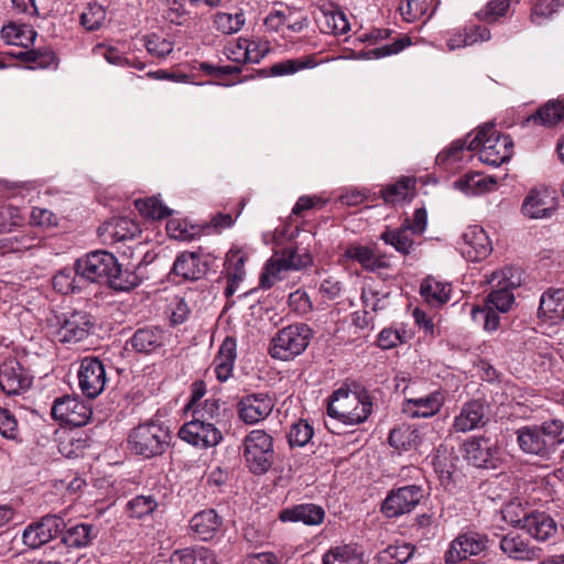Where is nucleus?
<instances>
[{"mask_svg":"<svg viewBox=\"0 0 564 564\" xmlns=\"http://www.w3.org/2000/svg\"><path fill=\"white\" fill-rule=\"evenodd\" d=\"M491 286L485 306H474L470 315L474 322L482 323L486 332H495L500 325L499 313H507L514 304L512 291L521 285V273L514 268H503L486 279Z\"/></svg>","mask_w":564,"mask_h":564,"instance_id":"nucleus-1","label":"nucleus"},{"mask_svg":"<svg viewBox=\"0 0 564 564\" xmlns=\"http://www.w3.org/2000/svg\"><path fill=\"white\" fill-rule=\"evenodd\" d=\"M372 411V402L366 391L339 388L334 391L327 406V414L345 425L365 422Z\"/></svg>","mask_w":564,"mask_h":564,"instance_id":"nucleus-2","label":"nucleus"},{"mask_svg":"<svg viewBox=\"0 0 564 564\" xmlns=\"http://www.w3.org/2000/svg\"><path fill=\"white\" fill-rule=\"evenodd\" d=\"M512 141L509 135L497 132L495 124L486 123L468 141V148L479 150V160L491 166H499L510 160Z\"/></svg>","mask_w":564,"mask_h":564,"instance_id":"nucleus-3","label":"nucleus"},{"mask_svg":"<svg viewBox=\"0 0 564 564\" xmlns=\"http://www.w3.org/2000/svg\"><path fill=\"white\" fill-rule=\"evenodd\" d=\"M312 338L313 330L305 323L285 326L272 337L269 354L273 359L293 360L305 351Z\"/></svg>","mask_w":564,"mask_h":564,"instance_id":"nucleus-4","label":"nucleus"},{"mask_svg":"<svg viewBox=\"0 0 564 564\" xmlns=\"http://www.w3.org/2000/svg\"><path fill=\"white\" fill-rule=\"evenodd\" d=\"M313 262L311 253L305 248L286 247L274 252L260 275V286L270 289L276 281L282 280L284 271H300Z\"/></svg>","mask_w":564,"mask_h":564,"instance_id":"nucleus-5","label":"nucleus"},{"mask_svg":"<svg viewBox=\"0 0 564 564\" xmlns=\"http://www.w3.org/2000/svg\"><path fill=\"white\" fill-rule=\"evenodd\" d=\"M242 456L252 474H265L274 460L273 437L263 430L250 431L243 438Z\"/></svg>","mask_w":564,"mask_h":564,"instance_id":"nucleus-6","label":"nucleus"},{"mask_svg":"<svg viewBox=\"0 0 564 564\" xmlns=\"http://www.w3.org/2000/svg\"><path fill=\"white\" fill-rule=\"evenodd\" d=\"M169 441L167 429L151 422L134 427L128 443L133 453L150 458L163 454L169 446Z\"/></svg>","mask_w":564,"mask_h":564,"instance_id":"nucleus-7","label":"nucleus"},{"mask_svg":"<svg viewBox=\"0 0 564 564\" xmlns=\"http://www.w3.org/2000/svg\"><path fill=\"white\" fill-rule=\"evenodd\" d=\"M424 497V489L419 485H405L392 489L382 502L381 511L388 518L410 513Z\"/></svg>","mask_w":564,"mask_h":564,"instance_id":"nucleus-8","label":"nucleus"},{"mask_svg":"<svg viewBox=\"0 0 564 564\" xmlns=\"http://www.w3.org/2000/svg\"><path fill=\"white\" fill-rule=\"evenodd\" d=\"M79 274L88 285L91 282L107 283L111 272L116 271V258L107 251H94L76 261Z\"/></svg>","mask_w":564,"mask_h":564,"instance_id":"nucleus-9","label":"nucleus"},{"mask_svg":"<svg viewBox=\"0 0 564 564\" xmlns=\"http://www.w3.org/2000/svg\"><path fill=\"white\" fill-rule=\"evenodd\" d=\"M489 422V404L486 400L474 399L465 402L454 416L451 431L468 433L484 429Z\"/></svg>","mask_w":564,"mask_h":564,"instance_id":"nucleus-10","label":"nucleus"},{"mask_svg":"<svg viewBox=\"0 0 564 564\" xmlns=\"http://www.w3.org/2000/svg\"><path fill=\"white\" fill-rule=\"evenodd\" d=\"M552 499L551 490L544 479L521 480L517 485L514 497L506 506L505 517L514 512L516 507L522 509L523 506H544Z\"/></svg>","mask_w":564,"mask_h":564,"instance_id":"nucleus-11","label":"nucleus"},{"mask_svg":"<svg viewBox=\"0 0 564 564\" xmlns=\"http://www.w3.org/2000/svg\"><path fill=\"white\" fill-rule=\"evenodd\" d=\"M51 413L56 421L80 427L89 422L93 411L90 405L79 398L65 395L54 401Z\"/></svg>","mask_w":564,"mask_h":564,"instance_id":"nucleus-12","label":"nucleus"},{"mask_svg":"<svg viewBox=\"0 0 564 564\" xmlns=\"http://www.w3.org/2000/svg\"><path fill=\"white\" fill-rule=\"evenodd\" d=\"M78 387L89 399L97 398L107 383L105 365L98 357H85L77 371Z\"/></svg>","mask_w":564,"mask_h":564,"instance_id":"nucleus-13","label":"nucleus"},{"mask_svg":"<svg viewBox=\"0 0 564 564\" xmlns=\"http://www.w3.org/2000/svg\"><path fill=\"white\" fill-rule=\"evenodd\" d=\"M275 402L267 392L242 395L237 403L238 417L248 425L264 421L272 412Z\"/></svg>","mask_w":564,"mask_h":564,"instance_id":"nucleus-14","label":"nucleus"},{"mask_svg":"<svg viewBox=\"0 0 564 564\" xmlns=\"http://www.w3.org/2000/svg\"><path fill=\"white\" fill-rule=\"evenodd\" d=\"M93 327L94 321L89 313L74 311L64 315L55 337L61 343L76 344L87 338Z\"/></svg>","mask_w":564,"mask_h":564,"instance_id":"nucleus-15","label":"nucleus"},{"mask_svg":"<svg viewBox=\"0 0 564 564\" xmlns=\"http://www.w3.org/2000/svg\"><path fill=\"white\" fill-rule=\"evenodd\" d=\"M488 539L477 532H466L456 536L445 552L446 564H456L469 556L478 555L487 549Z\"/></svg>","mask_w":564,"mask_h":564,"instance_id":"nucleus-16","label":"nucleus"},{"mask_svg":"<svg viewBox=\"0 0 564 564\" xmlns=\"http://www.w3.org/2000/svg\"><path fill=\"white\" fill-rule=\"evenodd\" d=\"M181 440L196 447L208 448L216 446L223 440L221 431L215 423H204L193 419L178 431Z\"/></svg>","mask_w":564,"mask_h":564,"instance_id":"nucleus-17","label":"nucleus"},{"mask_svg":"<svg viewBox=\"0 0 564 564\" xmlns=\"http://www.w3.org/2000/svg\"><path fill=\"white\" fill-rule=\"evenodd\" d=\"M65 528L63 518L45 516L40 521L28 525L23 531V542L32 549L42 546L55 539Z\"/></svg>","mask_w":564,"mask_h":564,"instance_id":"nucleus-18","label":"nucleus"},{"mask_svg":"<svg viewBox=\"0 0 564 564\" xmlns=\"http://www.w3.org/2000/svg\"><path fill=\"white\" fill-rule=\"evenodd\" d=\"M33 378L15 359L0 366V389L8 395H18L30 389Z\"/></svg>","mask_w":564,"mask_h":564,"instance_id":"nucleus-19","label":"nucleus"},{"mask_svg":"<svg viewBox=\"0 0 564 564\" xmlns=\"http://www.w3.org/2000/svg\"><path fill=\"white\" fill-rule=\"evenodd\" d=\"M510 521L520 524L538 541L549 540L555 535L558 529L557 521L545 512L533 511L530 513L523 512V514L516 512L514 518H511Z\"/></svg>","mask_w":564,"mask_h":564,"instance_id":"nucleus-20","label":"nucleus"},{"mask_svg":"<svg viewBox=\"0 0 564 564\" xmlns=\"http://www.w3.org/2000/svg\"><path fill=\"white\" fill-rule=\"evenodd\" d=\"M462 253L469 261L486 259L492 251L487 232L479 226H469L463 234Z\"/></svg>","mask_w":564,"mask_h":564,"instance_id":"nucleus-21","label":"nucleus"},{"mask_svg":"<svg viewBox=\"0 0 564 564\" xmlns=\"http://www.w3.org/2000/svg\"><path fill=\"white\" fill-rule=\"evenodd\" d=\"M444 401L443 393L434 391L425 397L405 399L402 403V412L412 419L432 417L440 412Z\"/></svg>","mask_w":564,"mask_h":564,"instance_id":"nucleus-22","label":"nucleus"},{"mask_svg":"<svg viewBox=\"0 0 564 564\" xmlns=\"http://www.w3.org/2000/svg\"><path fill=\"white\" fill-rule=\"evenodd\" d=\"M555 209V198L547 189H531L525 196L521 210L531 219H543L551 217Z\"/></svg>","mask_w":564,"mask_h":564,"instance_id":"nucleus-23","label":"nucleus"},{"mask_svg":"<svg viewBox=\"0 0 564 564\" xmlns=\"http://www.w3.org/2000/svg\"><path fill=\"white\" fill-rule=\"evenodd\" d=\"M467 460L478 468H494L496 466L497 448L489 440L474 437L464 444Z\"/></svg>","mask_w":564,"mask_h":564,"instance_id":"nucleus-24","label":"nucleus"},{"mask_svg":"<svg viewBox=\"0 0 564 564\" xmlns=\"http://www.w3.org/2000/svg\"><path fill=\"white\" fill-rule=\"evenodd\" d=\"M139 232V225L127 217L112 218L98 229L99 236L108 243L133 239Z\"/></svg>","mask_w":564,"mask_h":564,"instance_id":"nucleus-25","label":"nucleus"},{"mask_svg":"<svg viewBox=\"0 0 564 564\" xmlns=\"http://www.w3.org/2000/svg\"><path fill=\"white\" fill-rule=\"evenodd\" d=\"M343 257L359 263L368 271H376L388 267L387 258L378 253L377 250L370 246L349 245L345 249Z\"/></svg>","mask_w":564,"mask_h":564,"instance_id":"nucleus-26","label":"nucleus"},{"mask_svg":"<svg viewBox=\"0 0 564 564\" xmlns=\"http://www.w3.org/2000/svg\"><path fill=\"white\" fill-rule=\"evenodd\" d=\"M517 440L520 448L527 454L540 457H549L551 455L539 424L519 429L517 431Z\"/></svg>","mask_w":564,"mask_h":564,"instance_id":"nucleus-27","label":"nucleus"},{"mask_svg":"<svg viewBox=\"0 0 564 564\" xmlns=\"http://www.w3.org/2000/svg\"><path fill=\"white\" fill-rule=\"evenodd\" d=\"M283 522H303L306 525H318L325 518V511L315 503H301L280 512Z\"/></svg>","mask_w":564,"mask_h":564,"instance_id":"nucleus-28","label":"nucleus"},{"mask_svg":"<svg viewBox=\"0 0 564 564\" xmlns=\"http://www.w3.org/2000/svg\"><path fill=\"white\" fill-rule=\"evenodd\" d=\"M500 550L514 561H533L538 557V550L530 544L528 539L517 533L505 535L500 540Z\"/></svg>","mask_w":564,"mask_h":564,"instance_id":"nucleus-29","label":"nucleus"},{"mask_svg":"<svg viewBox=\"0 0 564 564\" xmlns=\"http://www.w3.org/2000/svg\"><path fill=\"white\" fill-rule=\"evenodd\" d=\"M539 315L552 324L564 319V289H549L542 294Z\"/></svg>","mask_w":564,"mask_h":564,"instance_id":"nucleus-30","label":"nucleus"},{"mask_svg":"<svg viewBox=\"0 0 564 564\" xmlns=\"http://www.w3.org/2000/svg\"><path fill=\"white\" fill-rule=\"evenodd\" d=\"M236 348V340L231 337H226L213 361L214 372L220 382H225L232 375L234 365L237 357Z\"/></svg>","mask_w":564,"mask_h":564,"instance_id":"nucleus-31","label":"nucleus"},{"mask_svg":"<svg viewBox=\"0 0 564 564\" xmlns=\"http://www.w3.org/2000/svg\"><path fill=\"white\" fill-rule=\"evenodd\" d=\"M42 239L32 230H20L0 238L2 253L23 252L40 247Z\"/></svg>","mask_w":564,"mask_h":564,"instance_id":"nucleus-32","label":"nucleus"},{"mask_svg":"<svg viewBox=\"0 0 564 564\" xmlns=\"http://www.w3.org/2000/svg\"><path fill=\"white\" fill-rule=\"evenodd\" d=\"M223 521L214 509L203 510L191 520V528L203 541L212 540L220 531Z\"/></svg>","mask_w":564,"mask_h":564,"instance_id":"nucleus-33","label":"nucleus"},{"mask_svg":"<svg viewBox=\"0 0 564 564\" xmlns=\"http://www.w3.org/2000/svg\"><path fill=\"white\" fill-rule=\"evenodd\" d=\"M470 138V134L466 139ZM466 151H471L468 148L467 140H455L451 147L436 156V162L444 170L455 172L463 167L464 163L468 160L469 155Z\"/></svg>","mask_w":564,"mask_h":564,"instance_id":"nucleus-34","label":"nucleus"},{"mask_svg":"<svg viewBox=\"0 0 564 564\" xmlns=\"http://www.w3.org/2000/svg\"><path fill=\"white\" fill-rule=\"evenodd\" d=\"M497 180L478 172H469L454 182V187L466 195H481L496 188Z\"/></svg>","mask_w":564,"mask_h":564,"instance_id":"nucleus-35","label":"nucleus"},{"mask_svg":"<svg viewBox=\"0 0 564 564\" xmlns=\"http://www.w3.org/2000/svg\"><path fill=\"white\" fill-rule=\"evenodd\" d=\"M173 272L184 280H198L207 271V265L195 252H182L173 264Z\"/></svg>","mask_w":564,"mask_h":564,"instance_id":"nucleus-36","label":"nucleus"},{"mask_svg":"<svg viewBox=\"0 0 564 564\" xmlns=\"http://www.w3.org/2000/svg\"><path fill=\"white\" fill-rule=\"evenodd\" d=\"M52 285L56 292L65 295L79 293L87 288L85 278L79 274L76 263L73 268H63L57 271L52 279Z\"/></svg>","mask_w":564,"mask_h":564,"instance_id":"nucleus-37","label":"nucleus"},{"mask_svg":"<svg viewBox=\"0 0 564 564\" xmlns=\"http://www.w3.org/2000/svg\"><path fill=\"white\" fill-rule=\"evenodd\" d=\"M451 284L438 281L432 276L423 280L420 286V293L425 302L437 307L449 300Z\"/></svg>","mask_w":564,"mask_h":564,"instance_id":"nucleus-38","label":"nucleus"},{"mask_svg":"<svg viewBox=\"0 0 564 564\" xmlns=\"http://www.w3.org/2000/svg\"><path fill=\"white\" fill-rule=\"evenodd\" d=\"M491 33L487 26L475 25L463 31H457L447 40V46L451 51L464 46L474 45L478 42L489 41Z\"/></svg>","mask_w":564,"mask_h":564,"instance_id":"nucleus-39","label":"nucleus"},{"mask_svg":"<svg viewBox=\"0 0 564 564\" xmlns=\"http://www.w3.org/2000/svg\"><path fill=\"white\" fill-rule=\"evenodd\" d=\"M323 564H365L357 545L344 544L330 547L323 556Z\"/></svg>","mask_w":564,"mask_h":564,"instance_id":"nucleus-40","label":"nucleus"},{"mask_svg":"<svg viewBox=\"0 0 564 564\" xmlns=\"http://www.w3.org/2000/svg\"><path fill=\"white\" fill-rule=\"evenodd\" d=\"M319 12L324 22V31L333 34H344L349 31L350 25L346 14L338 7L329 3L323 4Z\"/></svg>","mask_w":564,"mask_h":564,"instance_id":"nucleus-41","label":"nucleus"},{"mask_svg":"<svg viewBox=\"0 0 564 564\" xmlns=\"http://www.w3.org/2000/svg\"><path fill=\"white\" fill-rule=\"evenodd\" d=\"M421 443L422 436L419 430L409 425L394 427L389 434V444L400 451L416 448Z\"/></svg>","mask_w":564,"mask_h":564,"instance_id":"nucleus-42","label":"nucleus"},{"mask_svg":"<svg viewBox=\"0 0 564 564\" xmlns=\"http://www.w3.org/2000/svg\"><path fill=\"white\" fill-rule=\"evenodd\" d=\"M437 6V0H401L399 11L406 22H413L423 17H431Z\"/></svg>","mask_w":564,"mask_h":564,"instance_id":"nucleus-43","label":"nucleus"},{"mask_svg":"<svg viewBox=\"0 0 564 564\" xmlns=\"http://www.w3.org/2000/svg\"><path fill=\"white\" fill-rule=\"evenodd\" d=\"M527 120L544 127H554L564 120V104L551 100Z\"/></svg>","mask_w":564,"mask_h":564,"instance_id":"nucleus-44","label":"nucleus"},{"mask_svg":"<svg viewBox=\"0 0 564 564\" xmlns=\"http://www.w3.org/2000/svg\"><path fill=\"white\" fill-rule=\"evenodd\" d=\"M163 343V333L159 328H140L132 338V347L140 352H151L160 347Z\"/></svg>","mask_w":564,"mask_h":564,"instance_id":"nucleus-45","label":"nucleus"},{"mask_svg":"<svg viewBox=\"0 0 564 564\" xmlns=\"http://www.w3.org/2000/svg\"><path fill=\"white\" fill-rule=\"evenodd\" d=\"M97 536V532L91 524L79 523L68 528L64 535L63 542L68 547H85L93 539Z\"/></svg>","mask_w":564,"mask_h":564,"instance_id":"nucleus-46","label":"nucleus"},{"mask_svg":"<svg viewBox=\"0 0 564 564\" xmlns=\"http://www.w3.org/2000/svg\"><path fill=\"white\" fill-rule=\"evenodd\" d=\"M36 32L29 25L9 23L1 30V37L10 45L26 47L34 41Z\"/></svg>","mask_w":564,"mask_h":564,"instance_id":"nucleus-47","label":"nucleus"},{"mask_svg":"<svg viewBox=\"0 0 564 564\" xmlns=\"http://www.w3.org/2000/svg\"><path fill=\"white\" fill-rule=\"evenodd\" d=\"M224 412H226V409H221L218 400L206 399L193 408V419L204 423H215V426H217L221 422Z\"/></svg>","mask_w":564,"mask_h":564,"instance_id":"nucleus-48","label":"nucleus"},{"mask_svg":"<svg viewBox=\"0 0 564 564\" xmlns=\"http://www.w3.org/2000/svg\"><path fill=\"white\" fill-rule=\"evenodd\" d=\"M213 22L215 29L223 34H234L242 29L246 18L242 10L235 13L219 11L215 13Z\"/></svg>","mask_w":564,"mask_h":564,"instance_id":"nucleus-49","label":"nucleus"},{"mask_svg":"<svg viewBox=\"0 0 564 564\" xmlns=\"http://www.w3.org/2000/svg\"><path fill=\"white\" fill-rule=\"evenodd\" d=\"M141 282L140 276L130 269H122L116 260V271L111 272L107 283L117 291H130Z\"/></svg>","mask_w":564,"mask_h":564,"instance_id":"nucleus-50","label":"nucleus"},{"mask_svg":"<svg viewBox=\"0 0 564 564\" xmlns=\"http://www.w3.org/2000/svg\"><path fill=\"white\" fill-rule=\"evenodd\" d=\"M381 239L392 246L397 251L403 254L410 253L413 240L411 238V231L404 224L399 229L387 230L381 234Z\"/></svg>","mask_w":564,"mask_h":564,"instance_id":"nucleus-51","label":"nucleus"},{"mask_svg":"<svg viewBox=\"0 0 564 564\" xmlns=\"http://www.w3.org/2000/svg\"><path fill=\"white\" fill-rule=\"evenodd\" d=\"M414 547L410 544L389 545L377 555L378 562L381 564H404L413 555Z\"/></svg>","mask_w":564,"mask_h":564,"instance_id":"nucleus-52","label":"nucleus"},{"mask_svg":"<svg viewBox=\"0 0 564 564\" xmlns=\"http://www.w3.org/2000/svg\"><path fill=\"white\" fill-rule=\"evenodd\" d=\"M539 425L551 454L554 453L564 443V422L558 419H550Z\"/></svg>","mask_w":564,"mask_h":564,"instance_id":"nucleus-53","label":"nucleus"},{"mask_svg":"<svg viewBox=\"0 0 564 564\" xmlns=\"http://www.w3.org/2000/svg\"><path fill=\"white\" fill-rule=\"evenodd\" d=\"M247 256L241 249L231 248L225 260V272L227 276H231L234 280H243L246 275L245 264Z\"/></svg>","mask_w":564,"mask_h":564,"instance_id":"nucleus-54","label":"nucleus"},{"mask_svg":"<svg viewBox=\"0 0 564 564\" xmlns=\"http://www.w3.org/2000/svg\"><path fill=\"white\" fill-rule=\"evenodd\" d=\"M107 18L106 9L99 3H88L80 14V23L87 31L102 26Z\"/></svg>","mask_w":564,"mask_h":564,"instance_id":"nucleus-55","label":"nucleus"},{"mask_svg":"<svg viewBox=\"0 0 564 564\" xmlns=\"http://www.w3.org/2000/svg\"><path fill=\"white\" fill-rule=\"evenodd\" d=\"M411 42L408 37L399 39L390 44H383L381 46L362 51L360 57L365 59H378L393 54H398L404 47L410 45Z\"/></svg>","mask_w":564,"mask_h":564,"instance_id":"nucleus-56","label":"nucleus"},{"mask_svg":"<svg viewBox=\"0 0 564 564\" xmlns=\"http://www.w3.org/2000/svg\"><path fill=\"white\" fill-rule=\"evenodd\" d=\"M509 7V0H489L484 8L476 12V17L479 21L494 23L507 13Z\"/></svg>","mask_w":564,"mask_h":564,"instance_id":"nucleus-57","label":"nucleus"},{"mask_svg":"<svg viewBox=\"0 0 564 564\" xmlns=\"http://www.w3.org/2000/svg\"><path fill=\"white\" fill-rule=\"evenodd\" d=\"M285 31L291 33H300L307 28L308 20L302 10L282 6Z\"/></svg>","mask_w":564,"mask_h":564,"instance_id":"nucleus-58","label":"nucleus"},{"mask_svg":"<svg viewBox=\"0 0 564 564\" xmlns=\"http://www.w3.org/2000/svg\"><path fill=\"white\" fill-rule=\"evenodd\" d=\"M134 205L141 215L152 219H161L170 215L169 208L156 197L135 199Z\"/></svg>","mask_w":564,"mask_h":564,"instance_id":"nucleus-59","label":"nucleus"},{"mask_svg":"<svg viewBox=\"0 0 564 564\" xmlns=\"http://www.w3.org/2000/svg\"><path fill=\"white\" fill-rule=\"evenodd\" d=\"M314 430L305 420L295 422L288 434L289 443L293 446H305L313 437Z\"/></svg>","mask_w":564,"mask_h":564,"instance_id":"nucleus-60","label":"nucleus"},{"mask_svg":"<svg viewBox=\"0 0 564 564\" xmlns=\"http://www.w3.org/2000/svg\"><path fill=\"white\" fill-rule=\"evenodd\" d=\"M158 502L152 496H137L127 503V511L133 518H143L152 513Z\"/></svg>","mask_w":564,"mask_h":564,"instance_id":"nucleus-61","label":"nucleus"},{"mask_svg":"<svg viewBox=\"0 0 564 564\" xmlns=\"http://www.w3.org/2000/svg\"><path fill=\"white\" fill-rule=\"evenodd\" d=\"M562 6H564V0H539L531 12L532 23L542 24Z\"/></svg>","mask_w":564,"mask_h":564,"instance_id":"nucleus-62","label":"nucleus"},{"mask_svg":"<svg viewBox=\"0 0 564 564\" xmlns=\"http://www.w3.org/2000/svg\"><path fill=\"white\" fill-rule=\"evenodd\" d=\"M414 183L410 178L401 180L395 184L386 187L382 192L383 199L387 203H395L406 199L413 188Z\"/></svg>","mask_w":564,"mask_h":564,"instance_id":"nucleus-63","label":"nucleus"},{"mask_svg":"<svg viewBox=\"0 0 564 564\" xmlns=\"http://www.w3.org/2000/svg\"><path fill=\"white\" fill-rule=\"evenodd\" d=\"M144 45L148 53L158 58H164L173 51L172 42L156 34H150L145 36Z\"/></svg>","mask_w":564,"mask_h":564,"instance_id":"nucleus-64","label":"nucleus"}]
</instances>
